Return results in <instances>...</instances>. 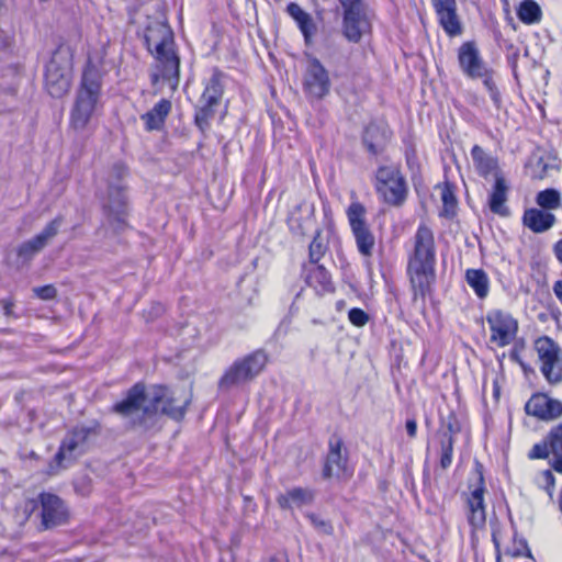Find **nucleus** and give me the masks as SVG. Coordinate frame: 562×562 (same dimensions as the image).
<instances>
[{"label": "nucleus", "mask_w": 562, "mask_h": 562, "mask_svg": "<svg viewBox=\"0 0 562 562\" xmlns=\"http://www.w3.org/2000/svg\"><path fill=\"white\" fill-rule=\"evenodd\" d=\"M143 38L155 64L150 75L151 85L167 83L176 91L180 80V57L176 49L175 35L166 20H148Z\"/></svg>", "instance_id": "nucleus-1"}, {"label": "nucleus", "mask_w": 562, "mask_h": 562, "mask_svg": "<svg viewBox=\"0 0 562 562\" xmlns=\"http://www.w3.org/2000/svg\"><path fill=\"white\" fill-rule=\"evenodd\" d=\"M167 387L155 385L149 393L143 383H135L125 396L112 406V412L127 418L131 427L151 428L158 416V404L166 397Z\"/></svg>", "instance_id": "nucleus-2"}, {"label": "nucleus", "mask_w": 562, "mask_h": 562, "mask_svg": "<svg viewBox=\"0 0 562 562\" xmlns=\"http://www.w3.org/2000/svg\"><path fill=\"white\" fill-rule=\"evenodd\" d=\"M436 247L432 231L420 224L414 235V249L408 257L407 273L414 300L425 299L435 281Z\"/></svg>", "instance_id": "nucleus-3"}, {"label": "nucleus", "mask_w": 562, "mask_h": 562, "mask_svg": "<svg viewBox=\"0 0 562 562\" xmlns=\"http://www.w3.org/2000/svg\"><path fill=\"white\" fill-rule=\"evenodd\" d=\"M100 92V74L94 67L88 66L82 72L80 88L70 113V126L75 131L86 128L95 109Z\"/></svg>", "instance_id": "nucleus-4"}, {"label": "nucleus", "mask_w": 562, "mask_h": 562, "mask_svg": "<svg viewBox=\"0 0 562 562\" xmlns=\"http://www.w3.org/2000/svg\"><path fill=\"white\" fill-rule=\"evenodd\" d=\"M24 522L29 517L38 510L41 527L44 530L52 529L66 524L69 519V510L66 503L56 494L42 492L36 499H27L21 506Z\"/></svg>", "instance_id": "nucleus-5"}, {"label": "nucleus", "mask_w": 562, "mask_h": 562, "mask_svg": "<svg viewBox=\"0 0 562 562\" xmlns=\"http://www.w3.org/2000/svg\"><path fill=\"white\" fill-rule=\"evenodd\" d=\"M268 361L267 353L255 350L245 357L236 359L223 373L218 381L220 390H231L244 385L256 379L265 369Z\"/></svg>", "instance_id": "nucleus-6"}, {"label": "nucleus", "mask_w": 562, "mask_h": 562, "mask_svg": "<svg viewBox=\"0 0 562 562\" xmlns=\"http://www.w3.org/2000/svg\"><path fill=\"white\" fill-rule=\"evenodd\" d=\"M226 79L227 76L223 71L213 68L211 77L204 81V89L194 112L195 125L202 131L209 126L210 120L222 101Z\"/></svg>", "instance_id": "nucleus-7"}, {"label": "nucleus", "mask_w": 562, "mask_h": 562, "mask_svg": "<svg viewBox=\"0 0 562 562\" xmlns=\"http://www.w3.org/2000/svg\"><path fill=\"white\" fill-rule=\"evenodd\" d=\"M113 172L116 175L117 180L110 182L108 187V199L103 203L106 221L109 225L115 231H123L126 226L125 222V207L126 195L125 187L121 182V178L126 173L125 166L116 164L113 167Z\"/></svg>", "instance_id": "nucleus-8"}, {"label": "nucleus", "mask_w": 562, "mask_h": 562, "mask_svg": "<svg viewBox=\"0 0 562 562\" xmlns=\"http://www.w3.org/2000/svg\"><path fill=\"white\" fill-rule=\"evenodd\" d=\"M375 190L384 202L398 206L406 199L407 187L400 169L394 166H381L375 172Z\"/></svg>", "instance_id": "nucleus-9"}, {"label": "nucleus", "mask_w": 562, "mask_h": 562, "mask_svg": "<svg viewBox=\"0 0 562 562\" xmlns=\"http://www.w3.org/2000/svg\"><path fill=\"white\" fill-rule=\"evenodd\" d=\"M366 214L367 210L364 205L358 201L351 202L346 211L358 251L363 257H370L373 252L375 238L367 224Z\"/></svg>", "instance_id": "nucleus-10"}, {"label": "nucleus", "mask_w": 562, "mask_h": 562, "mask_svg": "<svg viewBox=\"0 0 562 562\" xmlns=\"http://www.w3.org/2000/svg\"><path fill=\"white\" fill-rule=\"evenodd\" d=\"M535 349L541 362L540 371L546 380L555 384L562 380V360L559 345L550 337L542 336L536 339Z\"/></svg>", "instance_id": "nucleus-11"}, {"label": "nucleus", "mask_w": 562, "mask_h": 562, "mask_svg": "<svg viewBox=\"0 0 562 562\" xmlns=\"http://www.w3.org/2000/svg\"><path fill=\"white\" fill-rule=\"evenodd\" d=\"M372 33L368 7L341 10V34L347 42L358 44Z\"/></svg>", "instance_id": "nucleus-12"}, {"label": "nucleus", "mask_w": 562, "mask_h": 562, "mask_svg": "<svg viewBox=\"0 0 562 562\" xmlns=\"http://www.w3.org/2000/svg\"><path fill=\"white\" fill-rule=\"evenodd\" d=\"M529 459H548L550 467L562 474V422L553 426L547 436L533 445Z\"/></svg>", "instance_id": "nucleus-13"}, {"label": "nucleus", "mask_w": 562, "mask_h": 562, "mask_svg": "<svg viewBox=\"0 0 562 562\" xmlns=\"http://www.w3.org/2000/svg\"><path fill=\"white\" fill-rule=\"evenodd\" d=\"M328 70L316 57H310L303 77V89L308 99L322 100L330 91Z\"/></svg>", "instance_id": "nucleus-14"}, {"label": "nucleus", "mask_w": 562, "mask_h": 562, "mask_svg": "<svg viewBox=\"0 0 562 562\" xmlns=\"http://www.w3.org/2000/svg\"><path fill=\"white\" fill-rule=\"evenodd\" d=\"M491 336L490 341L499 348L512 344L518 331L517 321L508 313L502 310H491L486 314Z\"/></svg>", "instance_id": "nucleus-15"}, {"label": "nucleus", "mask_w": 562, "mask_h": 562, "mask_svg": "<svg viewBox=\"0 0 562 562\" xmlns=\"http://www.w3.org/2000/svg\"><path fill=\"white\" fill-rule=\"evenodd\" d=\"M45 86L53 98H60L70 87L69 61L55 52L45 68Z\"/></svg>", "instance_id": "nucleus-16"}, {"label": "nucleus", "mask_w": 562, "mask_h": 562, "mask_svg": "<svg viewBox=\"0 0 562 562\" xmlns=\"http://www.w3.org/2000/svg\"><path fill=\"white\" fill-rule=\"evenodd\" d=\"M92 432H94V428L87 426H77L71 429L63 439L55 460L60 464L65 459H74L83 454Z\"/></svg>", "instance_id": "nucleus-17"}, {"label": "nucleus", "mask_w": 562, "mask_h": 562, "mask_svg": "<svg viewBox=\"0 0 562 562\" xmlns=\"http://www.w3.org/2000/svg\"><path fill=\"white\" fill-rule=\"evenodd\" d=\"M458 63L463 75L471 79L486 74L488 66L481 57L476 44L472 41L464 42L458 49Z\"/></svg>", "instance_id": "nucleus-18"}, {"label": "nucleus", "mask_w": 562, "mask_h": 562, "mask_svg": "<svg viewBox=\"0 0 562 562\" xmlns=\"http://www.w3.org/2000/svg\"><path fill=\"white\" fill-rule=\"evenodd\" d=\"M525 411L528 415L540 420H554L562 416V402L543 393L533 394L526 403Z\"/></svg>", "instance_id": "nucleus-19"}, {"label": "nucleus", "mask_w": 562, "mask_h": 562, "mask_svg": "<svg viewBox=\"0 0 562 562\" xmlns=\"http://www.w3.org/2000/svg\"><path fill=\"white\" fill-rule=\"evenodd\" d=\"M438 22L449 37L462 34V24L457 13L456 0H432Z\"/></svg>", "instance_id": "nucleus-20"}, {"label": "nucleus", "mask_w": 562, "mask_h": 562, "mask_svg": "<svg viewBox=\"0 0 562 562\" xmlns=\"http://www.w3.org/2000/svg\"><path fill=\"white\" fill-rule=\"evenodd\" d=\"M61 224V218L56 217L50 221L44 229L35 235L32 239L24 241L18 248V257L23 261L32 259L37 252H40L47 241L57 235Z\"/></svg>", "instance_id": "nucleus-21"}, {"label": "nucleus", "mask_w": 562, "mask_h": 562, "mask_svg": "<svg viewBox=\"0 0 562 562\" xmlns=\"http://www.w3.org/2000/svg\"><path fill=\"white\" fill-rule=\"evenodd\" d=\"M484 477L483 473L479 472L477 485L474 486L468 497L469 506V524L473 528H482L486 521L485 505H484Z\"/></svg>", "instance_id": "nucleus-22"}, {"label": "nucleus", "mask_w": 562, "mask_h": 562, "mask_svg": "<svg viewBox=\"0 0 562 562\" xmlns=\"http://www.w3.org/2000/svg\"><path fill=\"white\" fill-rule=\"evenodd\" d=\"M508 191L509 186L505 179L504 173L496 172L494 178V184L488 195V207L492 213L501 216L509 215V210L506 206Z\"/></svg>", "instance_id": "nucleus-23"}, {"label": "nucleus", "mask_w": 562, "mask_h": 562, "mask_svg": "<svg viewBox=\"0 0 562 562\" xmlns=\"http://www.w3.org/2000/svg\"><path fill=\"white\" fill-rule=\"evenodd\" d=\"M304 279L308 286L313 288L317 294H324L334 291L330 273L322 265H304Z\"/></svg>", "instance_id": "nucleus-24"}, {"label": "nucleus", "mask_w": 562, "mask_h": 562, "mask_svg": "<svg viewBox=\"0 0 562 562\" xmlns=\"http://www.w3.org/2000/svg\"><path fill=\"white\" fill-rule=\"evenodd\" d=\"M555 215L549 211L530 207L525 210L522 224L532 233L540 234L549 231L555 224Z\"/></svg>", "instance_id": "nucleus-25"}, {"label": "nucleus", "mask_w": 562, "mask_h": 562, "mask_svg": "<svg viewBox=\"0 0 562 562\" xmlns=\"http://www.w3.org/2000/svg\"><path fill=\"white\" fill-rule=\"evenodd\" d=\"M341 448L342 440L340 438L329 440V451L323 469V476L325 479L339 476L344 472L347 460L341 454Z\"/></svg>", "instance_id": "nucleus-26"}, {"label": "nucleus", "mask_w": 562, "mask_h": 562, "mask_svg": "<svg viewBox=\"0 0 562 562\" xmlns=\"http://www.w3.org/2000/svg\"><path fill=\"white\" fill-rule=\"evenodd\" d=\"M471 157L477 175L484 179L493 176L496 172H502L498 166V159L487 154L480 145H474L471 149Z\"/></svg>", "instance_id": "nucleus-27"}, {"label": "nucleus", "mask_w": 562, "mask_h": 562, "mask_svg": "<svg viewBox=\"0 0 562 562\" xmlns=\"http://www.w3.org/2000/svg\"><path fill=\"white\" fill-rule=\"evenodd\" d=\"M387 138L386 128L376 123L368 124L362 134V143L367 150L373 156L383 151L387 143Z\"/></svg>", "instance_id": "nucleus-28"}, {"label": "nucleus", "mask_w": 562, "mask_h": 562, "mask_svg": "<svg viewBox=\"0 0 562 562\" xmlns=\"http://www.w3.org/2000/svg\"><path fill=\"white\" fill-rule=\"evenodd\" d=\"M286 12L295 21L304 37L305 44L308 45L316 33V24L313 18L295 2H291L286 5Z\"/></svg>", "instance_id": "nucleus-29"}, {"label": "nucleus", "mask_w": 562, "mask_h": 562, "mask_svg": "<svg viewBox=\"0 0 562 562\" xmlns=\"http://www.w3.org/2000/svg\"><path fill=\"white\" fill-rule=\"evenodd\" d=\"M171 111V102L168 99L159 100L151 110L140 115L147 131H158L165 124Z\"/></svg>", "instance_id": "nucleus-30"}, {"label": "nucleus", "mask_w": 562, "mask_h": 562, "mask_svg": "<svg viewBox=\"0 0 562 562\" xmlns=\"http://www.w3.org/2000/svg\"><path fill=\"white\" fill-rule=\"evenodd\" d=\"M314 493L312 490L303 487H293L284 494L277 497V503L282 509H290L294 506L301 507L313 501Z\"/></svg>", "instance_id": "nucleus-31"}, {"label": "nucleus", "mask_w": 562, "mask_h": 562, "mask_svg": "<svg viewBox=\"0 0 562 562\" xmlns=\"http://www.w3.org/2000/svg\"><path fill=\"white\" fill-rule=\"evenodd\" d=\"M178 398L175 396V394H171L170 390L167 387V395L158 404V409L160 408L164 415H167L175 420H181L186 415V411L191 402V398H183L181 404H176Z\"/></svg>", "instance_id": "nucleus-32"}, {"label": "nucleus", "mask_w": 562, "mask_h": 562, "mask_svg": "<svg viewBox=\"0 0 562 562\" xmlns=\"http://www.w3.org/2000/svg\"><path fill=\"white\" fill-rule=\"evenodd\" d=\"M465 281L479 299H485L490 292V279L483 269H468Z\"/></svg>", "instance_id": "nucleus-33"}, {"label": "nucleus", "mask_w": 562, "mask_h": 562, "mask_svg": "<svg viewBox=\"0 0 562 562\" xmlns=\"http://www.w3.org/2000/svg\"><path fill=\"white\" fill-rule=\"evenodd\" d=\"M518 19L525 24H535L541 19V9L533 0H524L517 9Z\"/></svg>", "instance_id": "nucleus-34"}, {"label": "nucleus", "mask_w": 562, "mask_h": 562, "mask_svg": "<svg viewBox=\"0 0 562 562\" xmlns=\"http://www.w3.org/2000/svg\"><path fill=\"white\" fill-rule=\"evenodd\" d=\"M536 203L546 211L557 210L562 203L561 193L554 188L544 189L537 193Z\"/></svg>", "instance_id": "nucleus-35"}, {"label": "nucleus", "mask_w": 562, "mask_h": 562, "mask_svg": "<svg viewBox=\"0 0 562 562\" xmlns=\"http://www.w3.org/2000/svg\"><path fill=\"white\" fill-rule=\"evenodd\" d=\"M449 432H445L440 440V465L442 469H447L452 463V454H453V436H452V425H448Z\"/></svg>", "instance_id": "nucleus-36"}, {"label": "nucleus", "mask_w": 562, "mask_h": 562, "mask_svg": "<svg viewBox=\"0 0 562 562\" xmlns=\"http://www.w3.org/2000/svg\"><path fill=\"white\" fill-rule=\"evenodd\" d=\"M328 249L327 241L322 236V232L317 231L308 247L310 263L315 265L324 257Z\"/></svg>", "instance_id": "nucleus-37"}, {"label": "nucleus", "mask_w": 562, "mask_h": 562, "mask_svg": "<svg viewBox=\"0 0 562 562\" xmlns=\"http://www.w3.org/2000/svg\"><path fill=\"white\" fill-rule=\"evenodd\" d=\"M441 200L443 204V211L442 213L450 217L454 215L456 206H457V199L454 196V193L449 187H446L441 192Z\"/></svg>", "instance_id": "nucleus-38"}, {"label": "nucleus", "mask_w": 562, "mask_h": 562, "mask_svg": "<svg viewBox=\"0 0 562 562\" xmlns=\"http://www.w3.org/2000/svg\"><path fill=\"white\" fill-rule=\"evenodd\" d=\"M307 517L318 533L328 535V536L333 535L334 527L329 520H327L316 514H310Z\"/></svg>", "instance_id": "nucleus-39"}, {"label": "nucleus", "mask_w": 562, "mask_h": 562, "mask_svg": "<svg viewBox=\"0 0 562 562\" xmlns=\"http://www.w3.org/2000/svg\"><path fill=\"white\" fill-rule=\"evenodd\" d=\"M349 322L357 327H362L369 322V315L359 307H352L348 312Z\"/></svg>", "instance_id": "nucleus-40"}, {"label": "nucleus", "mask_w": 562, "mask_h": 562, "mask_svg": "<svg viewBox=\"0 0 562 562\" xmlns=\"http://www.w3.org/2000/svg\"><path fill=\"white\" fill-rule=\"evenodd\" d=\"M405 159H406L408 169L413 173H417L419 171V161H418L417 153H416L414 145L411 144V145L406 146Z\"/></svg>", "instance_id": "nucleus-41"}, {"label": "nucleus", "mask_w": 562, "mask_h": 562, "mask_svg": "<svg viewBox=\"0 0 562 562\" xmlns=\"http://www.w3.org/2000/svg\"><path fill=\"white\" fill-rule=\"evenodd\" d=\"M34 293L42 300H53L56 296V289L52 284L34 288Z\"/></svg>", "instance_id": "nucleus-42"}, {"label": "nucleus", "mask_w": 562, "mask_h": 562, "mask_svg": "<svg viewBox=\"0 0 562 562\" xmlns=\"http://www.w3.org/2000/svg\"><path fill=\"white\" fill-rule=\"evenodd\" d=\"M542 482L544 485V490L547 491L550 498H552L555 486V477L550 470H546L542 472Z\"/></svg>", "instance_id": "nucleus-43"}, {"label": "nucleus", "mask_w": 562, "mask_h": 562, "mask_svg": "<svg viewBox=\"0 0 562 562\" xmlns=\"http://www.w3.org/2000/svg\"><path fill=\"white\" fill-rule=\"evenodd\" d=\"M479 78L482 79L483 86L487 90V92L498 89L495 81L493 80L492 69L486 68V74L484 76H479Z\"/></svg>", "instance_id": "nucleus-44"}, {"label": "nucleus", "mask_w": 562, "mask_h": 562, "mask_svg": "<svg viewBox=\"0 0 562 562\" xmlns=\"http://www.w3.org/2000/svg\"><path fill=\"white\" fill-rule=\"evenodd\" d=\"M341 10L367 7L364 0H338Z\"/></svg>", "instance_id": "nucleus-45"}, {"label": "nucleus", "mask_w": 562, "mask_h": 562, "mask_svg": "<svg viewBox=\"0 0 562 562\" xmlns=\"http://www.w3.org/2000/svg\"><path fill=\"white\" fill-rule=\"evenodd\" d=\"M488 94L496 110H501L503 106V101L499 90L496 89L494 91L488 92Z\"/></svg>", "instance_id": "nucleus-46"}, {"label": "nucleus", "mask_w": 562, "mask_h": 562, "mask_svg": "<svg viewBox=\"0 0 562 562\" xmlns=\"http://www.w3.org/2000/svg\"><path fill=\"white\" fill-rule=\"evenodd\" d=\"M12 35L9 32L0 30V48H5L11 45Z\"/></svg>", "instance_id": "nucleus-47"}, {"label": "nucleus", "mask_w": 562, "mask_h": 562, "mask_svg": "<svg viewBox=\"0 0 562 562\" xmlns=\"http://www.w3.org/2000/svg\"><path fill=\"white\" fill-rule=\"evenodd\" d=\"M405 428L407 431V435L409 437H415L417 432V424L415 419H407L405 424Z\"/></svg>", "instance_id": "nucleus-48"}, {"label": "nucleus", "mask_w": 562, "mask_h": 562, "mask_svg": "<svg viewBox=\"0 0 562 562\" xmlns=\"http://www.w3.org/2000/svg\"><path fill=\"white\" fill-rule=\"evenodd\" d=\"M553 254L557 260L562 265V238L553 245Z\"/></svg>", "instance_id": "nucleus-49"}, {"label": "nucleus", "mask_w": 562, "mask_h": 562, "mask_svg": "<svg viewBox=\"0 0 562 562\" xmlns=\"http://www.w3.org/2000/svg\"><path fill=\"white\" fill-rule=\"evenodd\" d=\"M553 293L562 304V280H558L553 284Z\"/></svg>", "instance_id": "nucleus-50"}, {"label": "nucleus", "mask_w": 562, "mask_h": 562, "mask_svg": "<svg viewBox=\"0 0 562 562\" xmlns=\"http://www.w3.org/2000/svg\"><path fill=\"white\" fill-rule=\"evenodd\" d=\"M262 562H285V560L282 557L272 555L268 559L262 560Z\"/></svg>", "instance_id": "nucleus-51"}, {"label": "nucleus", "mask_w": 562, "mask_h": 562, "mask_svg": "<svg viewBox=\"0 0 562 562\" xmlns=\"http://www.w3.org/2000/svg\"><path fill=\"white\" fill-rule=\"evenodd\" d=\"M559 507L562 513V487H561V492H560V496H559Z\"/></svg>", "instance_id": "nucleus-52"}, {"label": "nucleus", "mask_w": 562, "mask_h": 562, "mask_svg": "<svg viewBox=\"0 0 562 562\" xmlns=\"http://www.w3.org/2000/svg\"><path fill=\"white\" fill-rule=\"evenodd\" d=\"M4 311H5V314H7V315H9V313H10V307H9V305H4Z\"/></svg>", "instance_id": "nucleus-53"}]
</instances>
